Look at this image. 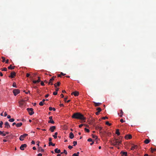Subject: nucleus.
Masks as SVG:
<instances>
[{
  "label": "nucleus",
  "mask_w": 156,
  "mask_h": 156,
  "mask_svg": "<svg viewBox=\"0 0 156 156\" xmlns=\"http://www.w3.org/2000/svg\"><path fill=\"white\" fill-rule=\"evenodd\" d=\"M102 128L101 126H97L96 127V129H98L99 131H101L102 129Z\"/></svg>",
  "instance_id": "obj_24"
},
{
  "label": "nucleus",
  "mask_w": 156,
  "mask_h": 156,
  "mask_svg": "<svg viewBox=\"0 0 156 156\" xmlns=\"http://www.w3.org/2000/svg\"><path fill=\"white\" fill-rule=\"evenodd\" d=\"M57 94V92L56 91H55L53 92V94L54 95H55Z\"/></svg>",
  "instance_id": "obj_47"
},
{
  "label": "nucleus",
  "mask_w": 156,
  "mask_h": 156,
  "mask_svg": "<svg viewBox=\"0 0 156 156\" xmlns=\"http://www.w3.org/2000/svg\"><path fill=\"white\" fill-rule=\"evenodd\" d=\"M57 134H58V133L56 132L55 133L54 135H53V136L55 139H56L57 138Z\"/></svg>",
  "instance_id": "obj_29"
},
{
  "label": "nucleus",
  "mask_w": 156,
  "mask_h": 156,
  "mask_svg": "<svg viewBox=\"0 0 156 156\" xmlns=\"http://www.w3.org/2000/svg\"><path fill=\"white\" fill-rule=\"evenodd\" d=\"M49 95V94H47L46 95H45V98H48V97Z\"/></svg>",
  "instance_id": "obj_63"
},
{
  "label": "nucleus",
  "mask_w": 156,
  "mask_h": 156,
  "mask_svg": "<svg viewBox=\"0 0 156 156\" xmlns=\"http://www.w3.org/2000/svg\"><path fill=\"white\" fill-rule=\"evenodd\" d=\"M116 134H117L118 136L120 135V133L119 132V129H117L116 131Z\"/></svg>",
  "instance_id": "obj_26"
},
{
  "label": "nucleus",
  "mask_w": 156,
  "mask_h": 156,
  "mask_svg": "<svg viewBox=\"0 0 156 156\" xmlns=\"http://www.w3.org/2000/svg\"><path fill=\"white\" fill-rule=\"evenodd\" d=\"M27 110L30 115H32L34 113V112L33 111L34 109L33 108H27Z\"/></svg>",
  "instance_id": "obj_3"
},
{
  "label": "nucleus",
  "mask_w": 156,
  "mask_h": 156,
  "mask_svg": "<svg viewBox=\"0 0 156 156\" xmlns=\"http://www.w3.org/2000/svg\"><path fill=\"white\" fill-rule=\"evenodd\" d=\"M9 59H7L6 60V61L5 63L6 64L8 63H9Z\"/></svg>",
  "instance_id": "obj_62"
},
{
  "label": "nucleus",
  "mask_w": 156,
  "mask_h": 156,
  "mask_svg": "<svg viewBox=\"0 0 156 156\" xmlns=\"http://www.w3.org/2000/svg\"><path fill=\"white\" fill-rule=\"evenodd\" d=\"M79 94V92L76 91L73 92L71 93V95H74L75 96H77Z\"/></svg>",
  "instance_id": "obj_10"
},
{
  "label": "nucleus",
  "mask_w": 156,
  "mask_h": 156,
  "mask_svg": "<svg viewBox=\"0 0 156 156\" xmlns=\"http://www.w3.org/2000/svg\"><path fill=\"white\" fill-rule=\"evenodd\" d=\"M27 147V145L26 144H24L21 145L20 147V149L22 150H24L25 148Z\"/></svg>",
  "instance_id": "obj_7"
},
{
  "label": "nucleus",
  "mask_w": 156,
  "mask_h": 156,
  "mask_svg": "<svg viewBox=\"0 0 156 156\" xmlns=\"http://www.w3.org/2000/svg\"><path fill=\"white\" fill-rule=\"evenodd\" d=\"M79 152H78L76 153H74L72 156H79Z\"/></svg>",
  "instance_id": "obj_28"
},
{
  "label": "nucleus",
  "mask_w": 156,
  "mask_h": 156,
  "mask_svg": "<svg viewBox=\"0 0 156 156\" xmlns=\"http://www.w3.org/2000/svg\"><path fill=\"white\" fill-rule=\"evenodd\" d=\"M11 75L9 76V77L13 78L16 75V73L15 72H12L11 73Z\"/></svg>",
  "instance_id": "obj_9"
},
{
  "label": "nucleus",
  "mask_w": 156,
  "mask_h": 156,
  "mask_svg": "<svg viewBox=\"0 0 156 156\" xmlns=\"http://www.w3.org/2000/svg\"><path fill=\"white\" fill-rule=\"evenodd\" d=\"M55 152L56 153L58 154L60 153L61 151L60 149H58L57 148L55 149Z\"/></svg>",
  "instance_id": "obj_18"
},
{
  "label": "nucleus",
  "mask_w": 156,
  "mask_h": 156,
  "mask_svg": "<svg viewBox=\"0 0 156 156\" xmlns=\"http://www.w3.org/2000/svg\"><path fill=\"white\" fill-rule=\"evenodd\" d=\"M120 154H121V155L122 156H127V153L126 152H123V151H121L120 152Z\"/></svg>",
  "instance_id": "obj_12"
},
{
  "label": "nucleus",
  "mask_w": 156,
  "mask_h": 156,
  "mask_svg": "<svg viewBox=\"0 0 156 156\" xmlns=\"http://www.w3.org/2000/svg\"><path fill=\"white\" fill-rule=\"evenodd\" d=\"M102 119H103L105 120L106 119H108V117L107 116L103 117H102Z\"/></svg>",
  "instance_id": "obj_45"
},
{
  "label": "nucleus",
  "mask_w": 156,
  "mask_h": 156,
  "mask_svg": "<svg viewBox=\"0 0 156 156\" xmlns=\"http://www.w3.org/2000/svg\"><path fill=\"white\" fill-rule=\"evenodd\" d=\"M63 153H65L66 154H67V151H66V150H64L63 152L61 153V154H62Z\"/></svg>",
  "instance_id": "obj_38"
},
{
  "label": "nucleus",
  "mask_w": 156,
  "mask_h": 156,
  "mask_svg": "<svg viewBox=\"0 0 156 156\" xmlns=\"http://www.w3.org/2000/svg\"><path fill=\"white\" fill-rule=\"evenodd\" d=\"M68 148L70 149H72V148H73V147L71 146H70V145H69L68 146Z\"/></svg>",
  "instance_id": "obj_48"
},
{
  "label": "nucleus",
  "mask_w": 156,
  "mask_h": 156,
  "mask_svg": "<svg viewBox=\"0 0 156 156\" xmlns=\"http://www.w3.org/2000/svg\"><path fill=\"white\" fill-rule=\"evenodd\" d=\"M37 156H42V154L41 153H39L37 155Z\"/></svg>",
  "instance_id": "obj_57"
},
{
  "label": "nucleus",
  "mask_w": 156,
  "mask_h": 156,
  "mask_svg": "<svg viewBox=\"0 0 156 156\" xmlns=\"http://www.w3.org/2000/svg\"><path fill=\"white\" fill-rule=\"evenodd\" d=\"M55 128L56 127L55 126H52L50 127L49 130L51 132H53L54 131V130L55 129Z\"/></svg>",
  "instance_id": "obj_14"
},
{
  "label": "nucleus",
  "mask_w": 156,
  "mask_h": 156,
  "mask_svg": "<svg viewBox=\"0 0 156 156\" xmlns=\"http://www.w3.org/2000/svg\"><path fill=\"white\" fill-rule=\"evenodd\" d=\"M69 135V138L71 139H73V137H74V135H73V134L72 132H71L70 133Z\"/></svg>",
  "instance_id": "obj_17"
},
{
  "label": "nucleus",
  "mask_w": 156,
  "mask_h": 156,
  "mask_svg": "<svg viewBox=\"0 0 156 156\" xmlns=\"http://www.w3.org/2000/svg\"><path fill=\"white\" fill-rule=\"evenodd\" d=\"M3 124V122L2 121H1L0 122V127L2 128V125Z\"/></svg>",
  "instance_id": "obj_40"
},
{
  "label": "nucleus",
  "mask_w": 156,
  "mask_h": 156,
  "mask_svg": "<svg viewBox=\"0 0 156 156\" xmlns=\"http://www.w3.org/2000/svg\"><path fill=\"white\" fill-rule=\"evenodd\" d=\"M105 124H106V125H108V126H110L111 125V124L109 123V122H108V121L106 122Z\"/></svg>",
  "instance_id": "obj_41"
},
{
  "label": "nucleus",
  "mask_w": 156,
  "mask_h": 156,
  "mask_svg": "<svg viewBox=\"0 0 156 156\" xmlns=\"http://www.w3.org/2000/svg\"><path fill=\"white\" fill-rule=\"evenodd\" d=\"M43 105L44 103L42 101H41L39 103V105L40 106H43Z\"/></svg>",
  "instance_id": "obj_42"
},
{
  "label": "nucleus",
  "mask_w": 156,
  "mask_h": 156,
  "mask_svg": "<svg viewBox=\"0 0 156 156\" xmlns=\"http://www.w3.org/2000/svg\"><path fill=\"white\" fill-rule=\"evenodd\" d=\"M151 151L152 153H153L154 152V151H156V149H153L152 148H151Z\"/></svg>",
  "instance_id": "obj_34"
},
{
  "label": "nucleus",
  "mask_w": 156,
  "mask_h": 156,
  "mask_svg": "<svg viewBox=\"0 0 156 156\" xmlns=\"http://www.w3.org/2000/svg\"><path fill=\"white\" fill-rule=\"evenodd\" d=\"M120 121L122 122L123 123L124 121L123 120V119H121L120 120Z\"/></svg>",
  "instance_id": "obj_59"
},
{
  "label": "nucleus",
  "mask_w": 156,
  "mask_h": 156,
  "mask_svg": "<svg viewBox=\"0 0 156 156\" xmlns=\"http://www.w3.org/2000/svg\"><path fill=\"white\" fill-rule=\"evenodd\" d=\"M41 85L42 86H44V82L42 81L41 82Z\"/></svg>",
  "instance_id": "obj_49"
},
{
  "label": "nucleus",
  "mask_w": 156,
  "mask_h": 156,
  "mask_svg": "<svg viewBox=\"0 0 156 156\" xmlns=\"http://www.w3.org/2000/svg\"><path fill=\"white\" fill-rule=\"evenodd\" d=\"M123 112L122 110H120V114L122 115H123Z\"/></svg>",
  "instance_id": "obj_52"
},
{
  "label": "nucleus",
  "mask_w": 156,
  "mask_h": 156,
  "mask_svg": "<svg viewBox=\"0 0 156 156\" xmlns=\"http://www.w3.org/2000/svg\"><path fill=\"white\" fill-rule=\"evenodd\" d=\"M5 128L8 129L9 128H10V126L8 122H6L5 123Z\"/></svg>",
  "instance_id": "obj_11"
},
{
  "label": "nucleus",
  "mask_w": 156,
  "mask_h": 156,
  "mask_svg": "<svg viewBox=\"0 0 156 156\" xmlns=\"http://www.w3.org/2000/svg\"><path fill=\"white\" fill-rule=\"evenodd\" d=\"M52 140V138L51 137H50L49 138V142H51Z\"/></svg>",
  "instance_id": "obj_60"
},
{
  "label": "nucleus",
  "mask_w": 156,
  "mask_h": 156,
  "mask_svg": "<svg viewBox=\"0 0 156 156\" xmlns=\"http://www.w3.org/2000/svg\"><path fill=\"white\" fill-rule=\"evenodd\" d=\"M73 146H76V145L77 144V142L76 141H74L73 142Z\"/></svg>",
  "instance_id": "obj_36"
},
{
  "label": "nucleus",
  "mask_w": 156,
  "mask_h": 156,
  "mask_svg": "<svg viewBox=\"0 0 156 156\" xmlns=\"http://www.w3.org/2000/svg\"><path fill=\"white\" fill-rule=\"evenodd\" d=\"M7 115V114L6 112H5L4 113V116L5 117Z\"/></svg>",
  "instance_id": "obj_55"
},
{
  "label": "nucleus",
  "mask_w": 156,
  "mask_h": 156,
  "mask_svg": "<svg viewBox=\"0 0 156 156\" xmlns=\"http://www.w3.org/2000/svg\"><path fill=\"white\" fill-rule=\"evenodd\" d=\"M94 106L95 107L99 106L101 104V103H96L95 102H94Z\"/></svg>",
  "instance_id": "obj_20"
},
{
  "label": "nucleus",
  "mask_w": 156,
  "mask_h": 156,
  "mask_svg": "<svg viewBox=\"0 0 156 156\" xmlns=\"http://www.w3.org/2000/svg\"><path fill=\"white\" fill-rule=\"evenodd\" d=\"M121 142V141L120 140H119L118 139H115L113 140L112 144L114 146L119 145Z\"/></svg>",
  "instance_id": "obj_2"
},
{
  "label": "nucleus",
  "mask_w": 156,
  "mask_h": 156,
  "mask_svg": "<svg viewBox=\"0 0 156 156\" xmlns=\"http://www.w3.org/2000/svg\"><path fill=\"white\" fill-rule=\"evenodd\" d=\"M28 135V134L26 133L24 134L23 135L20 136L19 138V139L21 141H23L24 140V139Z\"/></svg>",
  "instance_id": "obj_4"
},
{
  "label": "nucleus",
  "mask_w": 156,
  "mask_h": 156,
  "mask_svg": "<svg viewBox=\"0 0 156 156\" xmlns=\"http://www.w3.org/2000/svg\"><path fill=\"white\" fill-rule=\"evenodd\" d=\"M37 80V82H38V83H39L41 81V79H40V77H38V79Z\"/></svg>",
  "instance_id": "obj_46"
},
{
  "label": "nucleus",
  "mask_w": 156,
  "mask_h": 156,
  "mask_svg": "<svg viewBox=\"0 0 156 156\" xmlns=\"http://www.w3.org/2000/svg\"><path fill=\"white\" fill-rule=\"evenodd\" d=\"M73 118L84 120L86 118L84 117L83 115L79 112H76L74 113L72 116Z\"/></svg>",
  "instance_id": "obj_1"
},
{
  "label": "nucleus",
  "mask_w": 156,
  "mask_h": 156,
  "mask_svg": "<svg viewBox=\"0 0 156 156\" xmlns=\"http://www.w3.org/2000/svg\"><path fill=\"white\" fill-rule=\"evenodd\" d=\"M40 150H41V152H43L44 151V149H42L41 147H39V150H38V151L39 152L40 151Z\"/></svg>",
  "instance_id": "obj_31"
},
{
  "label": "nucleus",
  "mask_w": 156,
  "mask_h": 156,
  "mask_svg": "<svg viewBox=\"0 0 156 156\" xmlns=\"http://www.w3.org/2000/svg\"><path fill=\"white\" fill-rule=\"evenodd\" d=\"M31 143L32 144H35V142L34 140H32L31 142Z\"/></svg>",
  "instance_id": "obj_61"
},
{
  "label": "nucleus",
  "mask_w": 156,
  "mask_h": 156,
  "mask_svg": "<svg viewBox=\"0 0 156 156\" xmlns=\"http://www.w3.org/2000/svg\"><path fill=\"white\" fill-rule=\"evenodd\" d=\"M33 82L34 83H38V82H37V80H33Z\"/></svg>",
  "instance_id": "obj_51"
},
{
  "label": "nucleus",
  "mask_w": 156,
  "mask_h": 156,
  "mask_svg": "<svg viewBox=\"0 0 156 156\" xmlns=\"http://www.w3.org/2000/svg\"><path fill=\"white\" fill-rule=\"evenodd\" d=\"M7 118L8 119H10L11 118V116L9 115H7Z\"/></svg>",
  "instance_id": "obj_54"
},
{
  "label": "nucleus",
  "mask_w": 156,
  "mask_h": 156,
  "mask_svg": "<svg viewBox=\"0 0 156 156\" xmlns=\"http://www.w3.org/2000/svg\"><path fill=\"white\" fill-rule=\"evenodd\" d=\"M48 144L49 146L50 145H52L53 146H55V144L52 143L51 142H49Z\"/></svg>",
  "instance_id": "obj_25"
},
{
  "label": "nucleus",
  "mask_w": 156,
  "mask_h": 156,
  "mask_svg": "<svg viewBox=\"0 0 156 156\" xmlns=\"http://www.w3.org/2000/svg\"><path fill=\"white\" fill-rule=\"evenodd\" d=\"M14 119L13 118L10 119H9V121L10 122H13L14 121Z\"/></svg>",
  "instance_id": "obj_35"
},
{
  "label": "nucleus",
  "mask_w": 156,
  "mask_h": 156,
  "mask_svg": "<svg viewBox=\"0 0 156 156\" xmlns=\"http://www.w3.org/2000/svg\"><path fill=\"white\" fill-rule=\"evenodd\" d=\"M25 101V100L22 99L19 101V106L20 107H22L23 105H24Z\"/></svg>",
  "instance_id": "obj_6"
},
{
  "label": "nucleus",
  "mask_w": 156,
  "mask_h": 156,
  "mask_svg": "<svg viewBox=\"0 0 156 156\" xmlns=\"http://www.w3.org/2000/svg\"><path fill=\"white\" fill-rule=\"evenodd\" d=\"M83 125V124H81L79 125V127L81 128Z\"/></svg>",
  "instance_id": "obj_53"
},
{
  "label": "nucleus",
  "mask_w": 156,
  "mask_h": 156,
  "mask_svg": "<svg viewBox=\"0 0 156 156\" xmlns=\"http://www.w3.org/2000/svg\"><path fill=\"white\" fill-rule=\"evenodd\" d=\"M56 76H52L51 79L49 80V82H48V84H50L51 82H53L55 78H56Z\"/></svg>",
  "instance_id": "obj_13"
},
{
  "label": "nucleus",
  "mask_w": 156,
  "mask_h": 156,
  "mask_svg": "<svg viewBox=\"0 0 156 156\" xmlns=\"http://www.w3.org/2000/svg\"><path fill=\"white\" fill-rule=\"evenodd\" d=\"M97 110L98 111V112H100L102 110L101 108H97Z\"/></svg>",
  "instance_id": "obj_33"
},
{
  "label": "nucleus",
  "mask_w": 156,
  "mask_h": 156,
  "mask_svg": "<svg viewBox=\"0 0 156 156\" xmlns=\"http://www.w3.org/2000/svg\"><path fill=\"white\" fill-rule=\"evenodd\" d=\"M49 120L48 121V123H51L52 124H54L55 123L54 121L52 119V116L49 117Z\"/></svg>",
  "instance_id": "obj_8"
},
{
  "label": "nucleus",
  "mask_w": 156,
  "mask_h": 156,
  "mask_svg": "<svg viewBox=\"0 0 156 156\" xmlns=\"http://www.w3.org/2000/svg\"><path fill=\"white\" fill-rule=\"evenodd\" d=\"M92 136L93 138H95L96 139H97L98 138L97 136L94 135L93 134L92 135Z\"/></svg>",
  "instance_id": "obj_37"
},
{
  "label": "nucleus",
  "mask_w": 156,
  "mask_h": 156,
  "mask_svg": "<svg viewBox=\"0 0 156 156\" xmlns=\"http://www.w3.org/2000/svg\"><path fill=\"white\" fill-rule=\"evenodd\" d=\"M60 83L59 82H58L57 83H55L54 84L55 87H56L57 86H59L60 85Z\"/></svg>",
  "instance_id": "obj_19"
},
{
  "label": "nucleus",
  "mask_w": 156,
  "mask_h": 156,
  "mask_svg": "<svg viewBox=\"0 0 156 156\" xmlns=\"http://www.w3.org/2000/svg\"><path fill=\"white\" fill-rule=\"evenodd\" d=\"M2 62H4L5 61V58L4 57H2Z\"/></svg>",
  "instance_id": "obj_44"
},
{
  "label": "nucleus",
  "mask_w": 156,
  "mask_h": 156,
  "mask_svg": "<svg viewBox=\"0 0 156 156\" xmlns=\"http://www.w3.org/2000/svg\"><path fill=\"white\" fill-rule=\"evenodd\" d=\"M61 74L62 76H64L66 75V74H64V73H62V72H61Z\"/></svg>",
  "instance_id": "obj_64"
},
{
  "label": "nucleus",
  "mask_w": 156,
  "mask_h": 156,
  "mask_svg": "<svg viewBox=\"0 0 156 156\" xmlns=\"http://www.w3.org/2000/svg\"><path fill=\"white\" fill-rule=\"evenodd\" d=\"M132 136L130 135H127L125 136V138L126 139H130L132 138Z\"/></svg>",
  "instance_id": "obj_16"
},
{
  "label": "nucleus",
  "mask_w": 156,
  "mask_h": 156,
  "mask_svg": "<svg viewBox=\"0 0 156 156\" xmlns=\"http://www.w3.org/2000/svg\"><path fill=\"white\" fill-rule=\"evenodd\" d=\"M87 141L89 142H91L92 141V140L91 138H90L88 139Z\"/></svg>",
  "instance_id": "obj_50"
},
{
  "label": "nucleus",
  "mask_w": 156,
  "mask_h": 156,
  "mask_svg": "<svg viewBox=\"0 0 156 156\" xmlns=\"http://www.w3.org/2000/svg\"><path fill=\"white\" fill-rule=\"evenodd\" d=\"M5 138L7 139V140L11 139L12 138V135H9L5 137Z\"/></svg>",
  "instance_id": "obj_15"
},
{
  "label": "nucleus",
  "mask_w": 156,
  "mask_h": 156,
  "mask_svg": "<svg viewBox=\"0 0 156 156\" xmlns=\"http://www.w3.org/2000/svg\"><path fill=\"white\" fill-rule=\"evenodd\" d=\"M14 67H12V65H10L8 67L9 69H14Z\"/></svg>",
  "instance_id": "obj_30"
},
{
  "label": "nucleus",
  "mask_w": 156,
  "mask_h": 156,
  "mask_svg": "<svg viewBox=\"0 0 156 156\" xmlns=\"http://www.w3.org/2000/svg\"><path fill=\"white\" fill-rule=\"evenodd\" d=\"M150 140L148 139H146L144 141V142L146 144H148L150 142Z\"/></svg>",
  "instance_id": "obj_23"
},
{
  "label": "nucleus",
  "mask_w": 156,
  "mask_h": 156,
  "mask_svg": "<svg viewBox=\"0 0 156 156\" xmlns=\"http://www.w3.org/2000/svg\"><path fill=\"white\" fill-rule=\"evenodd\" d=\"M1 70L2 71H6L7 70V68H6V67H4L3 68H2L1 69Z\"/></svg>",
  "instance_id": "obj_32"
},
{
  "label": "nucleus",
  "mask_w": 156,
  "mask_h": 156,
  "mask_svg": "<svg viewBox=\"0 0 156 156\" xmlns=\"http://www.w3.org/2000/svg\"><path fill=\"white\" fill-rule=\"evenodd\" d=\"M30 76V74L29 73H27V75H26V76L27 77H28L29 76Z\"/></svg>",
  "instance_id": "obj_56"
},
{
  "label": "nucleus",
  "mask_w": 156,
  "mask_h": 156,
  "mask_svg": "<svg viewBox=\"0 0 156 156\" xmlns=\"http://www.w3.org/2000/svg\"><path fill=\"white\" fill-rule=\"evenodd\" d=\"M22 125V122H20V123H18L16 124V126L17 127H20Z\"/></svg>",
  "instance_id": "obj_22"
},
{
  "label": "nucleus",
  "mask_w": 156,
  "mask_h": 156,
  "mask_svg": "<svg viewBox=\"0 0 156 156\" xmlns=\"http://www.w3.org/2000/svg\"><path fill=\"white\" fill-rule=\"evenodd\" d=\"M20 92V90L18 89H15L13 91V93L15 96L19 94Z\"/></svg>",
  "instance_id": "obj_5"
},
{
  "label": "nucleus",
  "mask_w": 156,
  "mask_h": 156,
  "mask_svg": "<svg viewBox=\"0 0 156 156\" xmlns=\"http://www.w3.org/2000/svg\"><path fill=\"white\" fill-rule=\"evenodd\" d=\"M68 98V97H66V98H64V100L65 101V102H66V100Z\"/></svg>",
  "instance_id": "obj_58"
},
{
  "label": "nucleus",
  "mask_w": 156,
  "mask_h": 156,
  "mask_svg": "<svg viewBox=\"0 0 156 156\" xmlns=\"http://www.w3.org/2000/svg\"><path fill=\"white\" fill-rule=\"evenodd\" d=\"M84 130H85L86 132H87V133L89 132V131H90V130H89V129H87V128H84Z\"/></svg>",
  "instance_id": "obj_43"
},
{
  "label": "nucleus",
  "mask_w": 156,
  "mask_h": 156,
  "mask_svg": "<svg viewBox=\"0 0 156 156\" xmlns=\"http://www.w3.org/2000/svg\"><path fill=\"white\" fill-rule=\"evenodd\" d=\"M12 86L13 87L17 88V86H16V84L14 82L13 83Z\"/></svg>",
  "instance_id": "obj_39"
},
{
  "label": "nucleus",
  "mask_w": 156,
  "mask_h": 156,
  "mask_svg": "<svg viewBox=\"0 0 156 156\" xmlns=\"http://www.w3.org/2000/svg\"><path fill=\"white\" fill-rule=\"evenodd\" d=\"M137 145H133L131 148V150H134L135 149L137 148Z\"/></svg>",
  "instance_id": "obj_21"
},
{
  "label": "nucleus",
  "mask_w": 156,
  "mask_h": 156,
  "mask_svg": "<svg viewBox=\"0 0 156 156\" xmlns=\"http://www.w3.org/2000/svg\"><path fill=\"white\" fill-rule=\"evenodd\" d=\"M49 109L50 111H52V110H53V111H55L56 110L55 109V108H53L51 107H49Z\"/></svg>",
  "instance_id": "obj_27"
}]
</instances>
